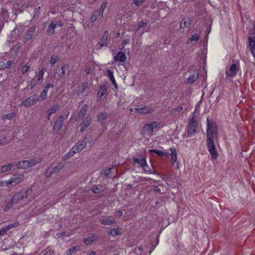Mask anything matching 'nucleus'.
Here are the masks:
<instances>
[{
    "mask_svg": "<svg viewBox=\"0 0 255 255\" xmlns=\"http://www.w3.org/2000/svg\"><path fill=\"white\" fill-rule=\"evenodd\" d=\"M217 129L216 125L213 122L207 119V139L206 140H214L217 136Z\"/></svg>",
    "mask_w": 255,
    "mask_h": 255,
    "instance_id": "f257e3e1",
    "label": "nucleus"
},
{
    "mask_svg": "<svg viewBox=\"0 0 255 255\" xmlns=\"http://www.w3.org/2000/svg\"><path fill=\"white\" fill-rule=\"evenodd\" d=\"M132 160L133 163L134 164H137L139 166L142 168L144 172L149 174L154 173V172L147 165L145 157L144 156H140L137 158L134 157Z\"/></svg>",
    "mask_w": 255,
    "mask_h": 255,
    "instance_id": "f03ea898",
    "label": "nucleus"
},
{
    "mask_svg": "<svg viewBox=\"0 0 255 255\" xmlns=\"http://www.w3.org/2000/svg\"><path fill=\"white\" fill-rule=\"evenodd\" d=\"M198 124L194 116H193L188 121V126L186 128L188 136H192L197 132Z\"/></svg>",
    "mask_w": 255,
    "mask_h": 255,
    "instance_id": "7ed1b4c3",
    "label": "nucleus"
},
{
    "mask_svg": "<svg viewBox=\"0 0 255 255\" xmlns=\"http://www.w3.org/2000/svg\"><path fill=\"white\" fill-rule=\"evenodd\" d=\"M24 179V175L23 174H15L13 175L8 181H5V185L7 186L9 185L15 186L21 183Z\"/></svg>",
    "mask_w": 255,
    "mask_h": 255,
    "instance_id": "20e7f679",
    "label": "nucleus"
},
{
    "mask_svg": "<svg viewBox=\"0 0 255 255\" xmlns=\"http://www.w3.org/2000/svg\"><path fill=\"white\" fill-rule=\"evenodd\" d=\"M31 191L32 190L29 189L24 192L20 191L17 193L11 198L12 202H13L15 204L19 203L21 201L26 199L27 197V194L28 193H31Z\"/></svg>",
    "mask_w": 255,
    "mask_h": 255,
    "instance_id": "39448f33",
    "label": "nucleus"
},
{
    "mask_svg": "<svg viewBox=\"0 0 255 255\" xmlns=\"http://www.w3.org/2000/svg\"><path fill=\"white\" fill-rule=\"evenodd\" d=\"M64 167V166L62 164L58 162L55 166L52 168H47L45 172V175L47 177H49L53 174L59 172Z\"/></svg>",
    "mask_w": 255,
    "mask_h": 255,
    "instance_id": "423d86ee",
    "label": "nucleus"
},
{
    "mask_svg": "<svg viewBox=\"0 0 255 255\" xmlns=\"http://www.w3.org/2000/svg\"><path fill=\"white\" fill-rule=\"evenodd\" d=\"M86 139V137H85L83 139L80 140L75 143L72 148L73 153L80 152L86 146L87 142Z\"/></svg>",
    "mask_w": 255,
    "mask_h": 255,
    "instance_id": "0eeeda50",
    "label": "nucleus"
},
{
    "mask_svg": "<svg viewBox=\"0 0 255 255\" xmlns=\"http://www.w3.org/2000/svg\"><path fill=\"white\" fill-rule=\"evenodd\" d=\"M207 148L213 158L216 159L219 155L214 140H206Z\"/></svg>",
    "mask_w": 255,
    "mask_h": 255,
    "instance_id": "6e6552de",
    "label": "nucleus"
},
{
    "mask_svg": "<svg viewBox=\"0 0 255 255\" xmlns=\"http://www.w3.org/2000/svg\"><path fill=\"white\" fill-rule=\"evenodd\" d=\"M154 111L153 108L151 105H146L140 108H136L135 113L140 115L151 114Z\"/></svg>",
    "mask_w": 255,
    "mask_h": 255,
    "instance_id": "1a4fd4ad",
    "label": "nucleus"
},
{
    "mask_svg": "<svg viewBox=\"0 0 255 255\" xmlns=\"http://www.w3.org/2000/svg\"><path fill=\"white\" fill-rule=\"evenodd\" d=\"M38 101L39 98L37 97V95H33L23 101L21 105L25 107H28L30 105L36 103Z\"/></svg>",
    "mask_w": 255,
    "mask_h": 255,
    "instance_id": "9d476101",
    "label": "nucleus"
},
{
    "mask_svg": "<svg viewBox=\"0 0 255 255\" xmlns=\"http://www.w3.org/2000/svg\"><path fill=\"white\" fill-rule=\"evenodd\" d=\"M109 36V32L108 31H105L101 39L100 42H99L97 44L98 49H100L102 46H105L107 44Z\"/></svg>",
    "mask_w": 255,
    "mask_h": 255,
    "instance_id": "9b49d317",
    "label": "nucleus"
},
{
    "mask_svg": "<svg viewBox=\"0 0 255 255\" xmlns=\"http://www.w3.org/2000/svg\"><path fill=\"white\" fill-rule=\"evenodd\" d=\"M54 85L50 83H47L43 88V91L41 92L39 96V101H42L46 99L47 93L50 87L53 88Z\"/></svg>",
    "mask_w": 255,
    "mask_h": 255,
    "instance_id": "f8f14e48",
    "label": "nucleus"
},
{
    "mask_svg": "<svg viewBox=\"0 0 255 255\" xmlns=\"http://www.w3.org/2000/svg\"><path fill=\"white\" fill-rule=\"evenodd\" d=\"M127 59V57L125 53L122 51L118 52V53L114 57L115 62H120L125 63Z\"/></svg>",
    "mask_w": 255,
    "mask_h": 255,
    "instance_id": "ddd939ff",
    "label": "nucleus"
},
{
    "mask_svg": "<svg viewBox=\"0 0 255 255\" xmlns=\"http://www.w3.org/2000/svg\"><path fill=\"white\" fill-rule=\"evenodd\" d=\"M92 193L95 194H99L105 191V187L102 185H93L91 187Z\"/></svg>",
    "mask_w": 255,
    "mask_h": 255,
    "instance_id": "4468645a",
    "label": "nucleus"
},
{
    "mask_svg": "<svg viewBox=\"0 0 255 255\" xmlns=\"http://www.w3.org/2000/svg\"><path fill=\"white\" fill-rule=\"evenodd\" d=\"M99 239V237L96 234H92L85 238H84L83 242L86 245H90L92 243L98 241Z\"/></svg>",
    "mask_w": 255,
    "mask_h": 255,
    "instance_id": "2eb2a0df",
    "label": "nucleus"
},
{
    "mask_svg": "<svg viewBox=\"0 0 255 255\" xmlns=\"http://www.w3.org/2000/svg\"><path fill=\"white\" fill-rule=\"evenodd\" d=\"M237 66L235 64H233L230 67L229 70L226 71L228 77L233 78L237 74Z\"/></svg>",
    "mask_w": 255,
    "mask_h": 255,
    "instance_id": "dca6fc26",
    "label": "nucleus"
},
{
    "mask_svg": "<svg viewBox=\"0 0 255 255\" xmlns=\"http://www.w3.org/2000/svg\"><path fill=\"white\" fill-rule=\"evenodd\" d=\"M18 169H26L29 168L28 160H22L18 162L16 165Z\"/></svg>",
    "mask_w": 255,
    "mask_h": 255,
    "instance_id": "f3484780",
    "label": "nucleus"
},
{
    "mask_svg": "<svg viewBox=\"0 0 255 255\" xmlns=\"http://www.w3.org/2000/svg\"><path fill=\"white\" fill-rule=\"evenodd\" d=\"M64 121L63 116H61L57 118L56 122H55L54 128L57 129V130H59L62 126L63 123Z\"/></svg>",
    "mask_w": 255,
    "mask_h": 255,
    "instance_id": "a211bd4d",
    "label": "nucleus"
},
{
    "mask_svg": "<svg viewBox=\"0 0 255 255\" xmlns=\"http://www.w3.org/2000/svg\"><path fill=\"white\" fill-rule=\"evenodd\" d=\"M249 42L252 54L255 57V39L253 38L252 36H250L249 37Z\"/></svg>",
    "mask_w": 255,
    "mask_h": 255,
    "instance_id": "6ab92c4d",
    "label": "nucleus"
},
{
    "mask_svg": "<svg viewBox=\"0 0 255 255\" xmlns=\"http://www.w3.org/2000/svg\"><path fill=\"white\" fill-rule=\"evenodd\" d=\"M91 124V120L90 118L83 121L80 125L81 128L80 131L83 132L86 128H87Z\"/></svg>",
    "mask_w": 255,
    "mask_h": 255,
    "instance_id": "aec40b11",
    "label": "nucleus"
},
{
    "mask_svg": "<svg viewBox=\"0 0 255 255\" xmlns=\"http://www.w3.org/2000/svg\"><path fill=\"white\" fill-rule=\"evenodd\" d=\"M110 217H108L105 219H101L100 222L104 225H112L116 223L115 220L110 219Z\"/></svg>",
    "mask_w": 255,
    "mask_h": 255,
    "instance_id": "412c9836",
    "label": "nucleus"
},
{
    "mask_svg": "<svg viewBox=\"0 0 255 255\" xmlns=\"http://www.w3.org/2000/svg\"><path fill=\"white\" fill-rule=\"evenodd\" d=\"M199 40V35L197 33L193 34L191 37L189 38L187 43L195 45Z\"/></svg>",
    "mask_w": 255,
    "mask_h": 255,
    "instance_id": "4be33fe9",
    "label": "nucleus"
},
{
    "mask_svg": "<svg viewBox=\"0 0 255 255\" xmlns=\"http://www.w3.org/2000/svg\"><path fill=\"white\" fill-rule=\"evenodd\" d=\"M42 161V159L40 157H34L32 159L28 160L29 168L35 165L36 164L41 162Z\"/></svg>",
    "mask_w": 255,
    "mask_h": 255,
    "instance_id": "5701e85b",
    "label": "nucleus"
},
{
    "mask_svg": "<svg viewBox=\"0 0 255 255\" xmlns=\"http://www.w3.org/2000/svg\"><path fill=\"white\" fill-rule=\"evenodd\" d=\"M56 27V24L54 22H52L48 26L47 32L49 35H53L55 32V29Z\"/></svg>",
    "mask_w": 255,
    "mask_h": 255,
    "instance_id": "b1692460",
    "label": "nucleus"
},
{
    "mask_svg": "<svg viewBox=\"0 0 255 255\" xmlns=\"http://www.w3.org/2000/svg\"><path fill=\"white\" fill-rule=\"evenodd\" d=\"M13 166V164H8L0 166V173H5L9 171Z\"/></svg>",
    "mask_w": 255,
    "mask_h": 255,
    "instance_id": "393cba45",
    "label": "nucleus"
},
{
    "mask_svg": "<svg viewBox=\"0 0 255 255\" xmlns=\"http://www.w3.org/2000/svg\"><path fill=\"white\" fill-rule=\"evenodd\" d=\"M108 115L107 113H100L97 116V120L101 124L104 123V121L107 118Z\"/></svg>",
    "mask_w": 255,
    "mask_h": 255,
    "instance_id": "a878e982",
    "label": "nucleus"
},
{
    "mask_svg": "<svg viewBox=\"0 0 255 255\" xmlns=\"http://www.w3.org/2000/svg\"><path fill=\"white\" fill-rule=\"evenodd\" d=\"M59 108V106L58 105H55V106H53L51 109H49V110H47V119L48 120L50 119V116L53 114V113H55L57 110H58V109Z\"/></svg>",
    "mask_w": 255,
    "mask_h": 255,
    "instance_id": "bb28decb",
    "label": "nucleus"
},
{
    "mask_svg": "<svg viewBox=\"0 0 255 255\" xmlns=\"http://www.w3.org/2000/svg\"><path fill=\"white\" fill-rule=\"evenodd\" d=\"M107 92V88L105 86L102 85L100 87L99 91L98 93V98H101L104 96Z\"/></svg>",
    "mask_w": 255,
    "mask_h": 255,
    "instance_id": "cd10ccee",
    "label": "nucleus"
},
{
    "mask_svg": "<svg viewBox=\"0 0 255 255\" xmlns=\"http://www.w3.org/2000/svg\"><path fill=\"white\" fill-rule=\"evenodd\" d=\"M142 131L143 133L151 134L153 131V129L149 124H146L143 126Z\"/></svg>",
    "mask_w": 255,
    "mask_h": 255,
    "instance_id": "c85d7f7f",
    "label": "nucleus"
},
{
    "mask_svg": "<svg viewBox=\"0 0 255 255\" xmlns=\"http://www.w3.org/2000/svg\"><path fill=\"white\" fill-rule=\"evenodd\" d=\"M103 16L101 15V14L98 12V10H96L92 14L91 17V20L92 22L96 21L100 17H102Z\"/></svg>",
    "mask_w": 255,
    "mask_h": 255,
    "instance_id": "c756f323",
    "label": "nucleus"
},
{
    "mask_svg": "<svg viewBox=\"0 0 255 255\" xmlns=\"http://www.w3.org/2000/svg\"><path fill=\"white\" fill-rule=\"evenodd\" d=\"M46 70L45 68L42 67L41 69L39 71V73L36 75L37 81L40 82L43 80V75Z\"/></svg>",
    "mask_w": 255,
    "mask_h": 255,
    "instance_id": "7c9ffc66",
    "label": "nucleus"
},
{
    "mask_svg": "<svg viewBox=\"0 0 255 255\" xmlns=\"http://www.w3.org/2000/svg\"><path fill=\"white\" fill-rule=\"evenodd\" d=\"M88 110V106L86 104H83L82 107L80 108L79 112V116L80 117H83L86 115Z\"/></svg>",
    "mask_w": 255,
    "mask_h": 255,
    "instance_id": "2f4dec72",
    "label": "nucleus"
},
{
    "mask_svg": "<svg viewBox=\"0 0 255 255\" xmlns=\"http://www.w3.org/2000/svg\"><path fill=\"white\" fill-rule=\"evenodd\" d=\"M122 230L121 228H118V229L113 228L110 230L109 231V234L112 236H116L118 235H120L122 233L120 232L119 230Z\"/></svg>",
    "mask_w": 255,
    "mask_h": 255,
    "instance_id": "473e14b6",
    "label": "nucleus"
},
{
    "mask_svg": "<svg viewBox=\"0 0 255 255\" xmlns=\"http://www.w3.org/2000/svg\"><path fill=\"white\" fill-rule=\"evenodd\" d=\"M14 204H15L14 203L12 202V199H11L10 201L7 202L3 209V211L5 212H7L9 210L12 208Z\"/></svg>",
    "mask_w": 255,
    "mask_h": 255,
    "instance_id": "72a5a7b5",
    "label": "nucleus"
},
{
    "mask_svg": "<svg viewBox=\"0 0 255 255\" xmlns=\"http://www.w3.org/2000/svg\"><path fill=\"white\" fill-rule=\"evenodd\" d=\"M15 116V113L12 112L11 113H9L4 115H3L2 117V119L3 122H6L7 120H11L13 117Z\"/></svg>",
    "mask_w": 255,
    "mask_h": 255,
    "instance_id": "f704fd0d",
    "label": "nucleus"
},
{
    "mask_svg": "<svg viewBox=\"0 0 255 255\" xmlns=\"http://www.w3.org/2000/svg\"><path fill=\"white\" fill-rule=\"evenodd\" d=\"M112 170H116L115 167H113L112 168H109L108 169H105L103 171V174L105 176H106V178L110 177V174Z\"/></svg>",
    "mask_w": 255,
    "mask_h": 255,
    "instance_id": "c9c22d12",
    "label": "nucleus"
},
{
    "mask_svg": "<svg viewBox=\"0 0 255 255\" xmlns=\"http://www.w3.org/2000/svg\"><path fill=\"white\" fill-rule=\"evenodd\" d=\"M183 109L182 107L178 106L177 107L173 109L171 111V114L174 116H176L179 115L180 112Z\"/></svg>",
    "mask_w": 255,
    "mask_h": 255,
    "instance_id": "e433bc0d",
    "label": "nucleus"
},
{
    "mask_svg": "<svg viewBox=\"0 0 255 255\" xmlns=\"http://www.w3.org/2000/svg\"><path fill=\"white\" fill-rule=\"evenodd\" d=\"M18 225H19V223L16 221V222H13L11 224H9L7 226H4V228H5L6 232H7L8 230H9L11 228H15V227L18 226Z\"/></svg>",
    "mask_w": 255,
    "mask_h": 255,
    "instance_id": "4c0bfd02",
    "label": "nucleus"
},
{
    "mask_svg": "<svg viewBox=\"0 0 255 255\" xmlns=\"http://www.w3.org/2000/svg\"><path fill=\"white\" fill-rule=\"evenodd\" d=\"M65 65H63L61 67V68L59 70V73L58 74L59 78H61L64 77V75L65 74Z\"/></svg>",
    "mask_w": 255,
    "mask_h": 255,
    "instance_id": "58836bf2",
    "label": "nucleus"
},
{
    "mask_svg": "<svg viewBox=\"0 0 255 255\" xmlns=\"http://www.w3.org/2000/svg\"><path fill=\"white\" fill-rule=\"evenodd\" d=\"M198 77V73L196 72L194 75L190 76L188 79V82L190 83H193Z\"/></svg>",
    "mask_w": 255,
    "mask_h": 255,
    "instance_id": "ea45409f",
    "label": "nucleus"
},
{
    "mask_svg": "<svg viewBox=\"0 0 255 255\" xmlns=\"http://www.w3.org/2000/svg\"><path fill=\"white\" fill-rule=\"evenodd\" d=\"M74 154L75 153H73L72 150L71 149L67 154H66V155H64L62 157V159L63 161H65L67 160L68 158H69L70 157L73 156Z\"/></svg>",
    "mask_w": 255,
    "mask_h": 255,
    "instance_id": "a19ab883",
    "label": "nucleus"
},
{
    "mask_svg": "<svg viewBox=\"0 0 255 255\" xmlns=\"http://www.w3.org/2000/svg\"><path fill=\"white\" fill-rule=\"evenodd\" d=\"M107 2H103L102 5H101V7H100V10H98V12L101 14V15H102V16L103 15V12H104V11L105 10V9L107 7Z\"/></svg>",
    "mask_w": 255,
    "mask_h": 255,
    "instance_id": "79ce46f5",
    "label": "nucleus"
},
{
    "mask_svg": "<svg viewBox=\"0 0 255 255\" xmlns=\"http://www.w3.org/2000/svg\"><path fill=\"white\" fill-rule=\"evenodd\" d=\"M29 69H30V66L28 65L27 64H25L21 68V73L22 74H25L29 70Z\"/></svg>",
    "mask_w": 255,
    "mask_h": 255,
    "instance_id": "37998d69",
    "label": "nucleus"
},
{
    "mask_svg": "<svg viewBox=\"0 0 255 255\" xmlns=\"http://www.w3.org/2000/svg\"><path fill=\"white\" fill-rule=\"evenodd\" d=\"M59 58L58 57H54L52 56L50 58V63L52 65V66H53L56 63V62L59 60Z\"/></svg>",
    "mask_w": 255,
    "mask_h": 255,
    "instance_id": "c03bdc74",
    "label": "nucleus"
},
{
    "mask_svg": "<svg viewBox=\"0 0 255 255\" xmlns=\"http://www.w3.org/2000/svg\"><path fill=\"white\" fill-rule=\"evenodd\" d=\"M189 26V23L187 22L185 19H183L181 22H180V27L181 28H184L185 27H188Z\"/></svg>",
    "mask_w": 255,
    "mask_h": 255,
    "instance_id": "a18cd8bd",
    "label": "nucleus"
},
{
    "mask_svg": "<svg viewBox=\"0 0 255 255\" xmlns=\"http://www.w3.org/2000/svg\"><path fill=\"white\" fill-rule=\"evenodd\" d=\"M146 0H133L134 4L137 7L140 6Z\"/></svg>",
    "mask_w": 255,
    "mask_h": 255,
    "instance_id": "49530a36",
    "label": "nucleus"
},
{
    "mask_svg": "<svg viewBox=\"0 0 255 255\" xmlns=\"http://www.w3.org/2000/svg\"><path fill=\"white\" fill-rule=\"evenodd\" d=\"M148 152L149 153H155V154H157L158 155L161 156V152L162 151L157 149H150L148 150Z\"/></svg>",
    "mask_w": 255,
    "mask_h": 255,
    "instance_id": "de8ad7c7",
    "label": "nucleus"
},
{
    "mask_svg": "<svg viewBox=\"0 0 255 255\" xmlns=\"http://www.w3.org/2000/svg\"><path fill=\"white\" fill-rule=\"evenodd\" d=\"M76 250V247H73L72 248L68 249L66 252L67 255H72L73 254L74 252Z\"/></svg>",
    "mask_w": 255,
    "mask_h": 255,
    "instance_id": "09e8293b",
    "label": "nucleus"
},
{
    "mask_svg": "<svg viewBox=\"0 0 255 255\" xmlns=\"http://www.w3.org/2000/svg\"><path fill=\"white\" fill-rule=\"evenodd\" d=\"M146 25H147L146 22L140 21L138 23V27L137 29V31H138L140 28L145 27Z\"/></svg>",
    "mask_w": 255,
    "mask_h": 255,
    "instance_id": "8fccbe9b",
    "label": "nucleus"
},
{
    "mask_svg": "<svg viewBox=\"0 0 255 255\" xmlns=\"http://www.w3.org/2000/svg\"><path fill=\"white\" fill-rule=\"evenodd\" d=\"M107 73L110 80H114L115 78L114 76L113 72L108 69L107 70Z\"/></svg>",
    "mask_w": 255,
    "mask_h": 255,
    "instance_id": "3c124183",
    "label": "nucleus"
},
{
    "mask_svg": "<svg viewBox=\"0 0 255 255\" xmlns=\"http://www.w3.org/2000/svg\"><path fill=\"white\" fill-rule=\"evenodd\" d=\"M41 9V7L38 6V7H36L35 8L34 12V17H36V15H38L40 13V11Z\"/></svg>",
    "mask_w": 255,
    "mask_h": 255,
    "instance_id": "603ef678",
    "label": "nucleus"
},
{
    "mask_svg": "<svg viewBox=\"0 0 255 255\" xmlns=\"http://www.w3.org/2000/svg\"><path fill=\"white\" fill-rule=\"evenodd\" d=\"M123 212L121 210L117 211L115 212L114 215L116 217H120L123 215Z\"/></svg>",
    "mask_w": 255,
    "mask_h": 255,
    "instance_id": "864d4df0",
    "label": "nucleus"
},
{
    "mask_svg": "<svg viewBox=\"0 0 255 255\" xmlns=\"http://www.w3.org/2000/svg\"><path fill=\"white\" fill-rule=\"evenodd\" d=\"M149 125H150L151 128L153 129L154 128H156L158 127L159 123H158L156 122H153L151 123L150 124H149Z\"/></svg>",
    "mask_w": 255,
    "mask_h": 255,
    "instance_id": "5fc2aeb1",
    "label": "nucleus"
},
{
    "mask_svg": "<svg viewBox=\"0 0 255 255\" xmlns=\"http://www.w3.org/2000/svg\"><path fill=\"white\" fill-rule=\"evenodd\" d=\"M170 150L171 151L170 155L171 156H176L177 155V152L175 148H171L170 149Z\"/></svg>",
    "mask_w": 255,
    "mask_h": 255,
    "instance_id": "6e6d98bb",
    "label": "nucleus"
},
{
    "mask_svg": "<svg viewBox=\"0 0 255 255\" xmlns=\"http://www.w3.org/2000/svg\"><path fill=\"white\" fill-rule=\"evenodd\" d=\"M12 64V62L11 61H8L6 62V64L4 67L5 68L9 69L11 68V65Z\"/></svg>",
    "mask_w": 255,
    "mask_h": 255,
    "instance_id": "4d7b16f0",
    "label": "nucleus"
},
{
    "mask_svg": "<svg viewBox=\"0 0 255 255\" xmlns=\"http://www.w3.org/2000/svg\"><path fill=\"white\" fill-rule=\"evenodd\" d=\"M177 161V155L176 156H172L171 158V162L173 165Z\"/></svg>",
    "mask_w": 255,
    "mask_h": 255,
    "instance_id": "13d9d810",
    "label": "nucleus"
},
{
    "mask_svg": "<svg viewBox=\"0 0 255 255\" xmlns=\"http://www.w3.org/2000/svg\"><path fill=\"white\" fill-rule=\"evenodd\" d=\"M6 232L4 227L0 229V235H4Z\"/></svg>",
    "mask_w": 255,
    "mask_h": 255,
    "instance_id": "bf43d9fd",
    "label": "nucleus"
},
{
    "mask_svg": "<svg viewBox=\"0 0 255 255\" xmlns=\"http://www.w3.org/2000/svg\"><path fill=\"white\" fill-rule=\"evenodd\" d=\"M35 30H36V27L35 26H32L29 29V32H30L31 33V35H32L33 33L35 32Z\"/></svg>",
    "mask_w": 255,
    "mask_h": 255,
    "instance_id": "052dcab7",
    "label": "nucleus"
},
{
    "mask_svg": "<svg viewBox=\"0 0 255 255\" xmlns=\"http://www.w3.org/2000/svg\"><path fill=\"white\" fill-rule=\"evenodd\" d=\"M35 86V84L34 82L33 81V80L32 79L30 81V89H32Z\"/></svg>",
    "mask_w": 255,
    "mask_h": 255,
    "instance_id": "680f3d73",
    "label": "nucleus"
},
{
    "mask_svg": "<svg viewBox=\"0 0 255 255\" xmlns=\"http://www.w3.org/2000/svg\"><path fill=\"white\" fill-rule=\"evenodd\" d=\"M169 155V152H164V151H162V152H161V156L168 157Z\"/></svg>",
    "mask_w": 255,
    "mask_h": 255,
    "instance_id": "e2e57ef3",
    "label": "nucleus"
},
{
    "mask_svg": "<svg viewBox=\"0 0 255 255\" xmlns=\"http://www.w3.org/2000/svg\"><path fill=\"white\" fill-rule=\"evenodd\" d=\"M113 85H114V86L117 89L118 88V85L116 83V81L115 79V78L114 79V80H111Z\"/></svg>",
    "mask_w": 255,
    "mask_h": 255,
    "instance_id": "0e129e2a",
    "label": "nucleus"
},
{
    "mask_svg": "<svg viewBox=\"0 0 255 255\" xmlns=\"http://www.w3.org/2000/svg\"><path fill=\"white\" fill-rule=\"evenodd\" d=\"M253 38L254 39H255V23H254V29H253Z\"/></svg>",
    "mask_w": 255,
    "mask_h": 255,
    "instance_id": "69168bd1",
    "label": "nucleus"
},
{
    "mask_svg": "<svg viewBox=\"0 0 255 255\" xmlns=\"http://www.w3.org/2000/svg\"><path fill=\"white\" fill-rule=\"evenodd\" d=\"M55 23L56 24V25L59 26L60 27H61L63 25L62 23L59 21H56Z\"/></svg>",
    "mask_w": 255,
    "mask_h": 255,
    "instance_id": "338daca9",
    "label": "nucleus"
},
{
    "mask_svg": "<svg viewBox=\"0 0 255 255\" xmlns=\"http://www.w3.org/2000/svg\"><path fill=\"white\" fill-rule=\"evenodd\" d=\"M129 43V40L128 39H124L123 40V44H127Z\"/></svg>",
    "mask_w": 255,
    "mask_h": 255,
    "instance_id": "774afa93",
    "label": "nucleus"
}]
</instances>
